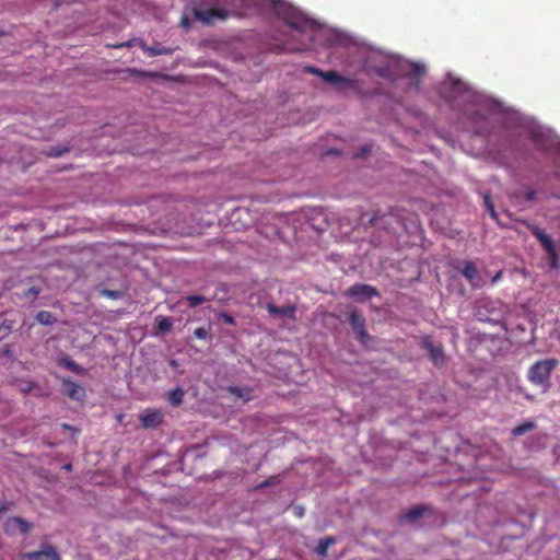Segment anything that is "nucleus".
Listing matches in <instances>:
<instances>
[{
	"label": "nucleus",
	"instance_id": "nucleus-1",
	"mask_svg": "<svg viewBox=\"0 0 560 560\" xmlns=\"http://www.w3.org/2000/svg\"><path fill=\"white\" fill-rule=\"evenodd\" d=\"M377 56H370L365 63L364 69L368 73H374L384 79H392L397 73H405L411 80L418 81L424 75V66L418 62L400 61L394 58H386L384 62L380 65L375 63L374 60Z\"/></svg>",
	"mask_w": 560,
	"mask_h": 560
},
{
	"label": "nucleus",
	"instance_id": "nucleus-2",
	"mask_svg": "<svg viewBox=\"0 0 560 560\" xmlns=\"http://www.w3.org/2000/svg\"><path fill=\"white\" fill-rule=\"evenodd\" d=\"M271 3L275 13L280 16L290 27L302 33L306 32L307 30H316L317 23L306 18L302 12H300L290 3L282 0L271 1Z\"/></svg>",
	"mask_w": 560,
	"mask_h": 560
},
{
	"label": "nucleus",
	"instance_id": "nucleus-3",
	"mask_svg": "<svg viewBox=\"0 0 560 560\" xmlns=\"http://www.w3.org/2000/svg\"><path fill=\"white\" fill-rule=\"evenodd\" d=\"M558 361L556 359H544L534 363L527 372L528 381L540 388L541 393H547L551 387V373L556 369Z\"/></svg>",
	"mask_w": 560,
	"mask_h": 560
},
{
	"label": "nucleus",
	"instance_id": "nucleus-4",
	"mask_svg": "<svg viewBox=\"0 0 560 560\" xmlns=\"http://www.w3.org/2000/svg\"><path fill=\"white\" fill-rule=\"evenodd\" d=\"M475 316L481 322L499 323L506 313V307L499 301L481 298L476 301Z\"/></svg>",
	"mask_w": 560,
	"mask_h": 560
},
{
	"label": "nucleus",
	"instance_id": "nucleus-5",
	"mask_svg": "<svg viewBox=\"0 0 560 560\" xmlns=\"http://www.w3.org/2000/svg\"><path fill=\"white\" fill-rule=\"evenodd\" d=\"M230 16V11L211 7L209 3H202L192 8V18L205 25H212L217 21H225Z\"/></svg>",
	"mask_w": 560,
	"mask_h": 560
},
{
	"label": "nucleus",
	"instance_id": "nucleus-6",
	"mask_svg": "<svg viewBox=\"0 0 560 560\" xmlns=\"http://www.w3.org/2000/svg\"><path fill=\"white\" fill-rule=\"evenodd\" d=\"M324 81L334 85L335 89L339 92L358 89V82L355 80L343 77L336 71H326V74H324Z\"/></svg>",
	"mask_w": 560,
	"mask_h": 560
},
{
	"label": "nucleus",
	"instance_id": "nucleus-7",
	"mask_svg": "<svg viewBox=\"0 0 560 560\" xmlns=\"http://www.w3.org/2000/svg\"><path fill=\"white\" fill-rule=\"evenodd\" d=\"M348 319L360 342L368 345L372 337L365 329V318L363 317L362 313L358 310H353L350 312Z\"/></svg>",
	"mask_w": 560,
	"mask_h": 560
},
{
	"label": "nucleus",
	"instance_id": "nucleus-8",
	"mask_svg": "<svg viewBox=\"0 0 560 560\" xmlns=\"http://www.w3.org/2000/svg\"><path fill=\"white\" fill-rule=\"evenodd\" d=\"M422 347L428 351L429 357L434 365L442 366L445 363L443 347L440 342H435L431 338H424L422 341Z\"/></svg>",
	"mask_w": 560,
	"mask_h": 560
},
{
	"label": "nucleus",
	"instance_id": "nucleus-9",
	"mask_svg": "<svg viewBox=\"0 0 560 560\" xmlns=\"http://www.w3.org/2000/svg\"><path fill=\"white\" fill-rule=\"evenodd\" d=\"M378 294L376 288L364 283H355L347 290V295L359 299H371Z\"/></svg>",
	"mask_w": 560,
	"mask_h": 560
},
{
	"label": "nucleus",
	"instance_id": "nucleus-10",
	"mask_svg": "<svg viewBox=\"0 0 560 560\" xmlns=\"http://www.w3.org/2000/svg\"><path fill=\"white\" fill-rule=\"evenodd\" d=\"M21 560H60L55 547L45 546L42 550L24 553Z\"/></svg>",
	"mask_w": 560,
	"mask_h": 560
},
{
	"label": "nucleus",
	"instance_id": "nucleus-11",
	"mask_svg": "<svg viewBox=\"0 0 560 560\" xmlns=\"http://www.w3.org/2000/svg\"><path fill=\"white\" fill-rule=\"evenodd\" d=\"M61 382H62L63 392L70 399L75 400V401L84 400L86 394H85V389L81 385H79L78 383H75L69 378H65V377L61 380Z\"/></svg>",
	"mask_w": 560,
	"mask_h": 560
},
{
	"label": "nucleus",
	"instance_id": "nucleus-12",
	"mask_svg": "<svg viewBox=\"0 0 560 560\" xmlns=\"http://www.w3.org/2000/svg\"><path fill=\"white\" fill-rule=\"evenodd\" d=\"M4 527L5 532H8L9 534H14L16 532L21 534H28L32 528V525L26 520L20 516H14L7 520Z\"/></svg>",
	"mask_w": 560,
	"mask_h": 560
},
{
	"label": "nucleus",
	"instance_id": "nucleus-13",
	"mask_svg": "<svg viewBox=\"0 0 560 560\" xmlns=\"http://www.w3.org/2000/svg\"><path fill=\"white\" fill-rule=\"evenodd\" d=\"M140 421L145 429H155L163 422V413L159 410H145L140 415Z\"/></svg>",
	"mask_w": 560,
	"mask_h": 560
},
{
	"label": "nucleus",
	"instance_id": "nucleus-14",
	"mask_svg": "<svg viewBox=\"0 0 560 560\" xmlns=\"http://www.w3.org/2000/svg\"><path fill=\"white\" fill-rule=\"evenodd\" d=\"M138 46L149 56L173 55L177 48L165 47L159 43L149 46L144 40H139Z\"/></svg>",
	"mask_w": 560,
	"mask_h": 560
},
{
	"label": "nucleus",
	"instance_id": "nucleus-15",
	"mask_svg": "<svg viewBox=\"0 0 560 560\" xmlns=\"http://www.w3.org/2000/svg\"><path fill=\"white\" fill-rule=\"evenodd\" d=\"M266 308L268 313L275 318H295L296 307L293 305L277 306L273 303H267Z\"/></svg>",
	"mask_w": 560,
	"mask_h": 560
},
{
	"label": "nucleus",
	"instance_id": "nucleus-16",
	"mask_svg": "<svg viewBox=\"0 0 560 560\" xmlns=\"http://www.w3.org/2000/svg\"><path fill=\"white\" fill-rule=\"evenodd\" d=\"M533 139L537 147L547 150L553 145V139L549 132V130H545L541 127L534 128L532 130Z\"/></svg>",
	"mask_w": 560,
	"mask_h": 560
},
{
	"label": "nucleus",
	"instance_id": "nucleus-17",
	"mask_svg": "<svg viewBox=\"0 0 560 560\" xmlns=\"http://www.w3.org/2000/svg\"><path fill=\"white\" fill-rule=\"evenodd\" d=\"M460 273L470 282L472 287L481 285V277L474 262L464 261Z\"/></svg>",
	"mask_w": 560,
	"mask_h": 560
},
{
	"label": "nucleus",
	"instance_id": "nucleus-18",
	"mask_svg": "<svg viewBox=\"0 0 560 560\" xmlns=\"http://www.w3.org/2000/svg\"><path fill=\"white\" fill-rule=\"evenodd\" d=\"M427 512H430V508L424 505H418L410 509L404 515L399 517L400 522H413L420 517H422Z\"/></svg>",
	"mask_w": 560,
	"mask_h": 560
},
{
	"label": "nucleus",
	"instance_id": "nucleus-19",
	"mask_svg": "<svg viewBox=\"0 0 560 560\" xmlns=\"http://www.w3.org/2000/svg\"><path fill=\"white\" fill-rule=\"evenodd\" d=\"M226 390L235 396L237 399H241L244 402H247L252 399V388L250 387H240V386H229Z\"/></svg>",
	"mask_w": 560,
	"mask_h": 560
},
{
	"label": "nucleus",
	"instance_id": "nucleus-20",
	"mask_svg": "<svg viewBox=\"0 0 560 560\" xmlns=\"http://www.w3.org/2000/svg\"><path fill=\"white\" fill-rule=\"evenodd\" d=\"M58 364L60 366L66 368L67 370L78 374V375H84L86 373V370L82 368L81 365L77 364L72 359L69 357H63L59 359Z\"/></svg>",
	"mask_w": 560,
	"mask_h": 560
},
{
	"label": "nucleus",
	"instance_id": "nucleus-21",
	"mask_svg": "<svg viewBox=\"0 0 560 560\" xmlns=\"http://www.w3.org/2000/svg\"><path fill=\"white\" fill-rule=\"evenodd\" d=\"M35 318L40 325H44V326H49L57 322L54 314L48 311L38 312Z\"/></svg>",
	"mask_w": 560,
	"mask_h": 560
},
{
	"label": "nucleus",
	"instance_id": "nucleus-22",
	"mask_svg": "<svg viewBox=\"0 0 560 560\" xmlns=\"http://www.w3.org/2000/svg\"><path fill=\"white\" fill-rule=\"evenodd\" d=\"M69 151L70 148L68 145H56L45 150L44 154L48 158H59Z\"/></svg>",
	"mask_w": 560,
	"mask_h": 560
},
{
	"label": "nucleus",
	"instance_id": "nucleus-23",
	"mask_svg": "<svg viewBox=\"0 0 560 560\" xmlns=\"http://www.w3.org/2000/svg\"><path fill=\"white\" fill-rule=\"evenodd\" d=\"M335 538L334 537H327L325 539H322L318 545L316 546L315 548V551L317 555L322 556V557H325L327 555V550L328 548L335 544Z\"/></svg>",
	"mask_w": 560,
	"mask_h": 560
},
{
	"label": "nucleus",
	"instance_id": "nucleus-24",
	"mask_svg": "<svg viewBox=\"0 0 560 560\" xmlns=\"http://www.w3.org/2000/svg\"><path fill=\"white\" fill-rule=\"evenodd\" d=\"M16 387L24 394L32 392L33 389L38 387V384L31 380H18L15 382Z\"/></svg>",
	"mask_w": 560,
	"mask_h": 560
},
{
	"label": "nucleus",
	"instance_id": "nucleus-25",
	"mask_svg": "<svg viewBox=\"0 0 560 560\" xmlns=\"http://www.w3.org/2000/svg\"><path fill=\"white\" fill-rule=\"evenodd\" d=\"M452 94L455 97L457 94H466L468 97L470 96V91L466 86V84L459 80H456L452 83Z\"/></svg>",
	"mask_w": 560,
	"mask_h": 560
},
{
	"label": "nucleus",
	"instance_id": "nucleus-26",
	"mask_svg": "<svg viewBox=\"0 0 560 560\" xmlns=\"http://www.w3.org/2000/svg\"><path fill=\"white\" fill-rule=\"evenodd\" d=\"M535 427H536L535 422L527 421V422H524V423L515 427L512 432H513V435L518 436V435H523V434L534 430Z\"/></svg>",
	"mask_w": 560,
	"mask_h": 560
},
{
	"label": "nucleus",
	"instance_id": "nucleus-27",
	"mask_svg": "<svg viewBox=\"0 0 560 560\" xmlns=\"http://www.w3.org/2000/svg\"><path fill=\"white\" fill-rule=\"evenodd\" d=\"M156 327L163 334L168 332L172 329V322L167 317L160 316L156 318Z\"/></svg>",
	"mask_w": 560,
	"mask_h": 560
},
{
	"label": "nucleus",
	"instance_id": "nucleus-28",
	"mask_svg": "<svg viewBox=\"0 0 560 560\" xmlns=\"http://www.w3.org/2000/svg\"><path fill=\"white\" fill-rule=\"evenodd\" d=\"M184 398V392L180 388H176L170 393L168 400L171 405L178 406L182 404Z\"/></svg>",
	"mask_w": 560,
	"mask_h": 560
},
{
	"label": "nucleus",
	"instance_id": "nucleus-29",
	"mask_svg": "<svg viewBox=\"0 0 560 560\" xmlns=\"http://www.w3.org/2000/svg\"><path fill=\"white\" fill-rule=\"evenodd\" d=\"M42 292V289L38 288V287H32L27 290H25L23 293H22V298L25 299V300H28L30 302H33L34 300H36V298L38 296V294Z\"/></svg>",
	"mask_w": 560,
	"mask_h": 560
},
{
	"label": "nucleus",
	"instance_id": "nucleus-30",
	"mask_svg": "<svg viewBox=\"0 0 560 560\" xmlns=\"http://www.w3.org/2000/svg\"><path fill=\"white\" fill-rule=\"evenodd\" d=\"M100 293L112 300H119L124 296V292L120 290L102 289Z\"/></svg>",
	"mask_w": 560,
	"mask_h": 560
},
{
	"label": "nucleus",
	"instance_id": "nucleus-31",
	"mask_svg": "<svg viewBox=\"0 0 560 560\" xmlns=\"http://www.w3.org/2000/svg\"><path fill=\"white\" fill-rule=\"evenodd\" d=\"M483 203H485V207L487 209V211L489 212V214L491 215L492 219L497 220L498 219V213L494 209V206L490 199V196L489 194H485L483 195Z\"/></svg>",
	"mask_w": 560,
	"mask_h": 560
},
{
	"label": "nucleus",
	"instance_id": "nucleus-32",
	"mask_svg": "<svg viewBox=\"0 0 560 560\" xmlns=\"http://www.w3.org/2000/svg\"><path fill=\"white\" fill-rule=\"evenodd\" d=\"M538 241L540 242L546 253H551L553 249H556L553 241L547 234H544V236H541Z\"/></svg>",
	"mask_w": 560,
	"mask_h": 560
},
{
	"label": "nucleus",
	"instance_id": "nucleus-33",
	"mask_svg": "<svg viewBox=\"0 0 560 560\" xmlns=\"http://www.w3.org/2000/svg\"><path fill=\"white\" fill-rule=\"evenodd\" d=\"M538 241L540 242L546 253H551L553 249H556L553 241L547 234H544V236H541Z\"/></svg>",
	"mask_w": 560,
	"mask_h": 560
},
{
	"label": "nucleus",
	"instance_id": "nucleus-34",
	"mask_svg": "<svg viewBox=\"0 0 560 560\" xmlns=\"http://www.w3.org/2000/svg\"><path fill=\"white\" fill-rule=\"evenodd\" d=\"M538 241L540 242L546 253H551L553 249H556L553 241L547 234H544V236H541Z\"/></svg>",
	"mask_w": 560,
	"mask_h": 560
},
{
	"label": "nucleus",
	"instance_id": "nucleus-35",
	"mask_svg": "<svg viewBox=\"0 0 560 560\" xmlns=\"http://www.w3.org/2000/svg\"><path fill=\"white\" fill-rule=\"evenodd\" d=\"M187 301H188V304L190 307H196V306L209 301V299L203 295L195 294V295L187 296Z\"/></svg>",
	"mask_w": 560,
	"mask_h": 560
},
{
	"label": "nucleus",
	"instance_id": "nucleus-36",
	"mask_svg": "<svg viewBox=\"0 0 560 560\" xmlns=\"http://www.w3.org/2000/svg\"><path fill=\"white\" fill-rule=\"evenodd\" d=\"M281 481V478L280 476H271L269 477L268 479H266L265 481H262L261 483H259L256 488L257 489H264V488H267V487H273L276 485H279Z\"/></svg>",
	"mask_w": 560,
	"mask_h": 560
},
{
	"label": "nucleus",
	"instance_id": "nucleus-37",
	"mask_svg": "<svg viewBox=\"0 0 560 560\" xmlns=\"http://www.w3.org/2000/svg\"><path fill=\"white\" fill-rule=\"evenodd\" d=\"M11 329H12V322L3 320L0 324V335H1V337L8 336V334L11 331Z\"/></svg>",
	"mask_w": 560,
	"mask_h": 560
},
{
	"label": "nucleus",
	"instance_id": "nucleus-38",
	"mask_svg": "<svg viewBox=\"0 0 560 560\" xmlns=\"http://www.w3.org/2000/svg\"><path fill=\"white\" fill-rule=\"evenodd\" d=\"M194 336L198 339H206L209 336V330L205 327H198L194 330Z\"/></svg>",
	"mask_w": 560,
	"mask_h": 560
},
{
	"label": "nucleus",
	"instance_id": "nucleus-39",
	"mask_svg": "<svg viewBox=\"0 0 560 560\" xmlns=\"http://www.w3.org/2000/svg\"><path fill=\"white\" fill-rule=\"evenodd\" d=\"M550 260V267L556 269L558 268V255L556 249H553L551 253H547Z\"/></svg>",
	"mask_w": 560,
	"mask_h": 560
},
{
	"label": "nucleus",
	"instance_id": "nucleus-40",
	"mask_svg": "<svg viewBox=\"0 0 560 560\" xmlns=\"http://www.w3.org/2000/svg\"><path fill=\"white\" fill-rule=\"evenodd\" d=\"M220 318L223 319V322L228 325H234L235 324V319L233 316H231L230 314L228 313H224V312H221L219 314Z\"/></svg>",
	"mask_w": 560,
	"mask_h": 560
},
{
	"label": "nucleus",
	"instance_id": "nucleus-41",
	"mask_svg": "<svg viewBox=\"0 0 560 560\" xmlns=\"http://www.w3.org/2000/svg\"><path fill=\"white\" fill-rule=\"evenodd\" d=\"M530 231L537 240H540V237L544 236V234H546L544 230L536 225L530 226Z\"/></svg>",
	"mask_w": 560,
	"mask_h": 560
},
{
	"label": "nucleus",
	"instance_id": "nucleus-42",
	"mask_svg": "<svg viewBox=\"0 0 560 560\" xmlns=\"http://www.w3.org/2000/svg\"><path fill=\"white\" fill-rule=\"evenodd\" d=\"M307 71L320 77L323 80H324V74H326V71H323V70H320L318 68H314V67L307 68Z\"/></svg>",
	"mask_w": 560,
	"mask_h": 560
},
{
	"label": "nucleus",
	"instance_id": "nucleus-43",
	"mask_svg": "<svg viewBox=\"0 0 560 560\" xmlns=\"http://www.w3.org/2000/svg\"><path fill=\"white\" fill-rule=\"evenodd\" d=\"M139 40H140L139 38H133V39L128 40L125 44L118 45L117 47H132L133 45H138Z\"/></svg>",
	"mask_w": 560,
	"mask_h": 560
},
{
	"label": "nucleus",
	"instance_id": "nucleus-44",
	"mask_svg": "<svg viewBox=\"0 0 560 560\" xmlns=\"http://www.w3.org/2000/svg\"><path fill=\"white\" fill-rule=\"evenodd\" d=\"M525 197H526V200L533 201L535 199V197H536V191L534 189H528L526 191Z\"/></svg>",
	"mask_w": 560,
	"mask_h": 560
},
{
	"label": "nucleus",
	"instance_id": "nucleus-45",
	"mask_svg": "<svg viewBox=\"0 0 560 560\" xmlns=\"http://www.w3.org/2000/svg\"><path fill=\"white\" fill-rule=\"evenodd\" d=\"M381 218L380 212H375L369 220V225H375L376 221Z\"/></svg>",
	"mask_w": 560,
	"mask_h": 560
},
{
	"label": "nucleus",
	"instance_id": "nucleus-46",
	"mask_svg": "<svg viewBox=\"0 0 560 560\" xmlns=\"http://www.w3.org/2000/svg\"><path fill=\"white\" fill-rule=\"evenodd\" d=\"M1 353H2V355L8 357V358L12 357V349H11V347L10 346H5L2 349Z\"/></svg>",
	"mask_w": 560,
	"mask_h": 560
},
{
	"label": "nucleus",
	"instance_id": "nucleus-47",
	"mask_svg": "<svg viewBox=\"0 0 560 560\" xmlns=\"http://www.w3.org/2000/svg\"><path fill=\"white\" fill-rule=\"evenodd\" d=\"M370 151V147H363L361 149V152L360 153H355V156L357 158H360V156H363L365 153H368Z\"/></svg>",
	"mask_w": 560,
	"mask_h": 560
},
{
	"label": "nucleus",
	"instance_id": "nucleus-48",
	"mask_svg": "<svg viewBox=\"0 0 560 560\" xmlns=\"http://www.w3.org/2000/svg\"><path fill=\"white\" fill-rule=\"evenodd\" d=\"M9 503H1L0 504V514L3 513L4 511H7L9 509Z\"/></svg>",
	"mask_w": 560,
	"mask_h": 560
},
{
	"label": "nucleus",
	"instance_id": "nucleus-49",
	"mask_svg": "<svg viewBox=\"0 0 560 560\" xmlns=\"http://www.w3.org/2000/svg\"><path fill=\"white\" fill-rule=\"evenodd\" d=\"M502 276V271H498L495 276L492 278V283L497 282Z\"/></svg>",
	"mask_w": 560,
	"mask_h": 560
},
{
	"label": "nucleus",
	"instance_id": "nucleus-50",
	"mask_svg": "<svg viewBox=\"0 0 560 560\" xmlns=\"http://www.w3.org/2000/svg\"><path fill=\"white\" fill-rule=\"evenodd\" d=\"M182 24H183L184 26H187V25H188L187 19H183Z\"/></svg>",
	"mask_w": 560,
	"mask_h": 560
},
{
	"label": "nucleus",
	"instance_id": "nucleus-51",
	"mask_svg": "<svg viewBox=\"0 0 560 560\" xmlns=\"http://www.w3.org/2000/svg\"><path fill=\"white\" fill-rule=\"evenodd\" d=\"M66 469H71V464L65 466Z\"/></svg>",
	"mask_w": 560,
	"mask_h": 560
},
{
	"label": "nucleus",
	"instance_id": "nucleus-52",
	"mask_svg": "<svg viewBox=\"0 0 560 560\" xmlns=\"http://www.w3.org/2000/svg\"><path fill=\"white\" fill-rule=\"evenodd\" d=\"M63 428H66V429H71V427H70V425H68V424H63Z\"/></svg>",
	"mask_w": 560,
	"mask_h": 560
},
{
	"label": "nucleus",
	"instance_id": "nucleus-53",
	"mask_svg": "<svg viewBox=\"0 0 560 560\" xmlns=\"http://www.w3.org/2000/svg\"><path fill=\"white\" fill-rule=\"evenodd\" d=\"M2 34H3V33H2V32H0V35H2Z\"/></svg>",
	"mask_w": 560,
	"mask_h": 560
}]
</instances>
